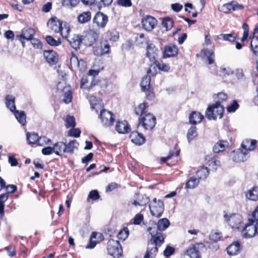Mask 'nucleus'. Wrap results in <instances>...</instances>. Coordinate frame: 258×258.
Returning <instances> with one entry per match:
<instances>
[{
  "mask_svg": "<svg viewBox=\"0 0 258 258\" xmlns=\"http://www.w3.org/2000/svg\"><path fill=\"white\" fill-rule=\"evenodd\" d=\"M66 144L62 142H57L53 145L54 153L58 156H62L66 153Z\"/></svg>",
  "mask_w": 258,
  "mask_h": 258,
  "instance_id": "obj_29",
  "label": "nucleus"
},
{
  "mask_svg": "<svg viewBox=\"0 0 258 258\" xmlns=\"http://www.w3.org/2000/svg\"><path fill=\"white\" fill-rule=\"evenodd\" d=\"M241 249L240 243L237 241H234L227 247V251L230 255H235L240 252Z\"/></svg>",
  "mask_w": 258,
  "mask_h": 258,
  "instance_id": "obj_21",
  "label": "nucleus"
},
{
  "mask_svg": "<svg viewBox=\"0 0 258 258\" xmlns=\"http://www.w3.org/2000/svg\"><path fill=\"white\" fill-rule=\"evenodd\" d=\"M223 218L231 228L239 229L242 226V217L238 214L230 213L224 211Z\"/></svg>",
  "mask_w": 258,
  "mask_h": 258,
  "instance_id": "obj_3",
  "label": "nucleus"
},
{
  "mask_svg": "<svg viewBox=\"0 0 258 258\" xmlns=\"http://www.w3.org/2000/svg\"><path fill=\"white\" fill-rule=\"evenodd\" d=\"M51 142V141L49 139L43 136L39 137L37 145L40 146H44L47 145H49Z\"/></svg>",
  "mask_w": 258,
  "mask_h": 258,
  "instance_id": "obj_52",
  "label": "nucleus"
},
{
  "mask_svg": "<svg viewBox=\"0 0 258 258\" xmlns=\"http://www.w3.org/2000/svg\"><path fill=\"white\" fill-rule=\"evenodd\" d=\"M159 53L158 49L153 44L147 45V56L151 62H155Z\"/></svg>",
  "mask_w": 258,
  "mask_h": 258,
  "instance_id": "obj_18",
  "label": "nucleus"
},
{
  "mask_svg": "<svg viewBox=\"0 0 258 258\" xmlns=\"http://www.w3.org/2000/svg\"><path fill=\"white\" fill-rule=\"evenodd\" d=\"M46 61L50 64H55L58 60L57 55L54 51L46 50L43 53Z\"/></svg>",
  "mask_w": 258,
  "mask_h": 258,
  "instance_id": "obj_22",
  "label": "nucleus"
},
{
  "mask_svg": "<svg viewBox=\"0 0 258 258\" xmlns=\"http://www.w3.org/2000/svg\"><path fill=\"white\" fill-rule=\"evenodd\" d=\"M250 46L253 53L255 55H258V37H252L250 43Z\"/></svg>",
  "mask_w": 258,
  "mask_h": 258,
  "instance_id": "obj_47",
  "label": "nucleus"
},
{
  "mask_svg": "<svg viewBox=\"0 0 258 258\" xmlns=\"http://www.w3.org/2000/svg\"><path fill=\"white\" fill-rule=\"evenodd\" d=\"M70 44L74 49L77 50L80 48L82 42V36L79 35H74L70 39H68Z\"/></svg>",
  "mask_w": 258,
  "mask_h": 258,
  "instance_id": "obj_25",
  "label": "nucleus"
},
{
  "mask_svg": "<svg viewBox=\"0 0 258 258\" xmlns=\"http://www.w3.org/2000/svg\"><path fill=\"white\" fill-rule=\"evenodd\" d=\"M200 182V179L194 176L191 177L187 181L185 188L192 189L197 187Z\"/></svg>",
  "mask_w": 258,
  "mask_h": 258,
  "instance_id": "obj_37",
  "label": "nucleus"
},
{
  "mask_svg": "<svg viewBox=\"0 0 258 258\" xmlns=\"http://www.w3.org/2000/svg\"><path fill=\"white\" fill-rule=\"evenodd\" d=\"M219 10L225 14H228L231 10L233 11V2L223 5L219 8Z\"/></svg>",
  "mask_w": 258,
  "mask_h": 258,
  "instance_id": "obj_45",
  "label": "nucleus"
},
{
  "mask_svg": "<svg viewBox=\"0 0 258 258\" xmlns=\"http://www.w3.org/2000/svg\"><path fill=\"white\" fill-rule=\"evenodd\" d=\"M99 72V70H90L82 78L81 88L85 90H90L95 86L97 83V81L95 79V76L98 74Z\"/></svg>",
  "mask_w": 258,
  "mask_h": 258,
  "instance_id": "obj_2",
  "label": "nucleus"
},
{
  "mask_svg": "<svg viewBox=\"0 0 258 258\" xmlns=\"http://www.w3.org/2000/svg\"><path fill=\"white\" fill-rule=\"evenodd\" d=\"M108 34L109 35V40L110 41L115 42L119 38L118 33L115 31H108Z\"/></svg>",
  "mask_w": 258,
  "mask_h": 258,
  "instance_id": "obj_59",
  "label": "nucleus"
},
{
  "mask_svg": "<svg viewBox=\"0 0 258 258\" xmlns=\"http://www.w3.org/2000/svg\"><path fill=\"white\" fill-rule=\"evenodd\" d=\"M227 99V95L223 93L220 92L217 95V100L215 103H218L219 105H221V103L225 101Z\"/></svg>",
  "mask_w": 258,
  "mask_h": 258,
  "instance_id": "obj_55",
  "label": "nucleus"
},
{
  "mask_svg": "<svg viewBox=\"0 0 258 258\" xmlns=\"http://www.w3.org/2000/svg\"><path fill=\"white\" fill-rule=\"evenodd\" d=\"M149 202V198L146 195L136 194L131 202L135 206H144Z\"/></svg>",
  "mask_w": 258,
  "mask_h": 258,
  "instance_id": "obj_14",
  "label": "nucleus"
},
{
  "mask_svg": "<svg viewBox=\"0 0 258 258\" xmlns=\"http://www.w3.org/2000/svg\"><path fill=\"white\" fill-rule=\"evenodd\" d=\"M248 220L253 223H258V206L254 209L251 214L248 216Z\"/></svg>",
  "mask_w": 258,
  "mask_h": 258,
  "instance_id": "obj_42",
  "label": "nucleus"
},
{
  "mask_svg": "<svg viewBox=\"0 0 258 258\" xmlns=\"http://www.w3.org/2000/svg\"><path fill=\"white\" fill-rule=\"evenodd\" d=\"M30 40L34 48L40 49L42 48V44L38 39L32 37Z\"/></svg>",
  "mask_w": 258,
  "mask_h": 258,
  "instance_id": "obj_57",
  "label": "nucleus"
},
{
  "mask_svg": "<svg viewBox=\"0 0 258 258\" xmlns=\"http://www.w3.org/2000/svg\"><path fill=\"white\" fill-rule=\"evenodd\" d=\"M162 25L166 31L170 30L173 25V21L172 19L169 18H165L162 21Z\"/></svg>",
  "mask_w": 258,
  "mask_h": 258,
  "instance_id": "obj_48",
  "label": "nucleus"
},
{
  "mask_svg": "<svg viewBox=\"0 0 258 258\" xmlns=\"http://www.w3.org/2000/svg\"><path fill=\"white\" fill-rule=\"evenodd\" d=\"M170 225V222L167 218L160 219L157 223V229L160 231H163Z\"/></svg>",
  "mask_w": 258,
  "mask_h": 258,
  "instance_id": "obj_36",
  "label": "nucleus"
},
{
  "mask_svg": "<svg viewBox=\"0 0 258 258\" xmlns=\"http://www.w3.org/2000/svg\"><path fill=\"white\" fill-rule=\"evenodd\" d=\"M246 198L256 201L258 200V186H253L249 189L246 193Z\"/></svg>",
  "mask_w": 258,
  "mask_h": 258,
  "instance_id": "obj_31",
  "label": "nucleus"
},
{
  "mask_svg": "<svg viewBox=\"0 0 258 258\" xmlns=\"http://www.w3.org/2000/svg\"><path fill=\"white\" fill-rule=\"evenodd\" d=\"M129 231L127 228L121 230L118 234L117 237L119 239L124 240L128 236Z\"/></svg>",
  "mask_w": 258,
  "mask_h": 258,
  "instance_id": "obj_54",
  "label": "nucleus"
},
{
  "mask_svg": "<svg viewBox=\"0 0 258 258\" xmlns=\"http://www.w3.org/2000/svg\"><path fill=\"white\" fill-rule=\"evenodd\" d=\"M70 62H71L72 67H79V61L78 60V57L75 54H72V56L70 59Z\"/></svg>",
  "mask_w": 258,
  "mask_h": 258,
  "instance_id": "obj_64",
  "label": "nucleus"
},
{
  "mask_svg": "<svg viewBox=\"0 0 258 258\" xmlns=\"http://www.w3.org/2000/svg\"><path fill=\"white\" fill-rule=\"evenodd\" d=\"M203 118L204 116L200 112L197 111H193L189 115V123L194 125L200 123Z\"/></svg>",
  "mask_w": 258,
  "mask_h": 258,
  "instance_id": "obj_26",
  "label": "nucleus"
},
{
  "mask_svg": "<svg viewBox=\"0 0 258 258\" xmlns=\"http://www.w3.org/2000/svg\"><path fill=\"white\" fill-rule=\"evenodd\" d=\"M63 101L68 104L71 102L72 99V92L69 88L64 92Z\"/></svg>",
  "mask_w": 258,
  "mask_h": 258,
  "instance_id": "obj_56",
  "label": "nucleus"
},
{
  "mask_svg": "<svg viewBox=\"0 0 258 258\" xmlns=\"http://www.w3.org/2000/svg\"><path fill=\"white\" fill-rule=\"evenodd\" d=\"M228 146L227 142L220 141L217 142L213 147V151L215 153H218L225 150L226 147Z\"/></svg>",
  "mask_w": 258,
  "mask_h": 258,
  "instance_id": "obj_34",
  "label": "nucleus"
},
{
  "mask_svg": "<svg viewBox=\"0 0 258 258\" xmlns=\"http://www.w3.org/2000/svg\"><path fill=\"white\" fill-rule=\"evenodd\" d=\"M222 236V233L219 232H212L210 234V239L215 241L220 240Z\"/></svg>",
  "mask_w": 258,
  "mask_h": 258,
  "instance_id": "obj_58",
  "label": "nucleus"
},
{
  "mask_svg": "<svg viewBox=\"0 0 258 258\" xmlns=\"http://www.w3.org/2000/svg\"><path fill=\"white\" fill-rule=\"evenodd\" d=\"M103 235L100 233L93 232L91 234L90 243L86 246L87 248H93L97 243L98 241L95 240L97 237L100 239V240H102Z\"/></svg>",
  "mask_w": 258,
  "mask_h": 258,
  "instance_id": "obj_32",
  "label": "nucleus"
},
{
  "mask_svg": "<svg viewBox=\"0 0 258 258\" xmlns=\"http://www.w3.org/2000/svg\"><path fill=\"white\" fill-rule=\"evenodd\" d=\"M45 39L47 43L51 46H58L61 43L59 39L55 40L52 36L49 35L47 36Z\"/></svg>",
  "mask_w": 258,
  "mask_h": 258,
  "instance_id": "obj_51",
  "label": "nucleus"
},
{
  "mask_svg": "<svg viewBox=\"0 0 258 258\" xmlns=\"http://www.w3.org/2000/svg\"><path fill=\"white\" fill-rule=\"evenodd\" d=\"M224 106L219 105L218 103L208 107L206 112V116L210 120H215L217 118H221L224 112Z\"/></svg>",
  "mask_w": 258,
  "mask_h": 258,
  "instance_id": "obj_4",
  "label": "nucleus"
},
{
  "mask_svg": "<svg viewBox=\"0 0 258 258\" xmlns=\"http://www.w3.org/2000/svg\"><path fill=\"white\" fill-rule=\"evenodd\" d=\"M14 114L20 123H21L22 125H24L26 122V115L24 111H19L18 110H15Z\"/></svg>",
  "mask_w": 258,
  "mask_h": 258,
  "instance_id": "obj_41",
  "label": "nucleus"
},
{
  "mask_svg": "<svg viewBox=\"0 0 258 258\" xmlns=\"http://www.w3.org/2000/svg\"><path fill=\"white\" fill-rule=\"evenodd\" d=\"M256 141L246 139L244 140L241 144V147L245 150L246 153L248 151H252L255 148Z\"/></svg>",
  "mask_w": 258,
  "mask_h": 258,
  "instance_id": "obj_30",
  "label": "nucleus"
},
{
  "mask_svg": "<svg viewBox=\"0 0 258 258\" xmlns=\"http://www.w3.org/2000/svg\"><path fill=\"white\" fill-rule=\"evenodd\" d=\"M151 68L152 66L150 67V69L147 71V76L143 78L141 82V87L142 88V90L144 92L150 89L151 76L154 75V73H152Z\"/></svg>",
  "mask_w": 258,
  "mask_h": 258,
  "instance_id": "obj_20",
  "label": "nucleus"
},
{
  "mask_svg": "<svg viewBox=\"0 0 258 258\" xmlns=\"http://www.w3.org/2000/svg\"><path fill=\"white\" fill-rule=\"evenodd\" d=\"M98 37V34L93 30H90L87 34L82 38V42L88 46H92L97 40Z\"/></svg>",
  "mask_w": 258,
  "mask_h": 258,
  "instance_id": "obj_12",
  "label": "nucleus"
},
{
  "mask_svg": "<svg viewBox=\"0 0 258 258\" xmlns=\"http://www.w3.org/2000/svg\"><path fill=\"white\" fill-rule=\"evenodd\" d=\"M235 76L237 79L240 81H244L245 78L244 77L243 71L241 69H238L235 71Z\"/></svg>",
  "mask_w": 258,
  "mask_h": 258,
  "instance_id": "obj_60",
  "label": "nucleus"
},
{
  "mask_svg": "<svg viewBox=\"0 0 258 258\" xmlns=\"http://www.w3.org/2000/svg\"><path fill=\"white\" fill-rule=\"evenodd\" d=\"M70 31V29L67 24L64 23L63 25L61 28L59 32H60L61 35L62 37L66 39H69V34Z\"/></svg>",
  "mask_w": 258,
  "mask_h": 258,
  "instance_id": "obj_49",
  "label": "nucleus"
},
{
  "mask_svg": "<svg viewBox=\"0 0 258 258\" xmlns=\"http://www.w3.org/2000/svg\"><path fill=\"white\" fill-rule=\"evenodd\" d=\"M116 130L119 134H125L130 131V127L126 121H120L116 123Z\"/></svg>",
  "mask_w": 258,
  "mask_h": 258,
  "instance_id": "obj_28",
  "label": "nucleus"
},
{
  "mask_svg": "<svg viewBox=\"0 0 258 258\" xmlns=\"http://www.w3.org/2000/svg\"><path fill=\"white\" fill-rule=\"evenodd\" d=\"M149 208L151 213L153 216L159 218L161 216L164 210L163 202L160 200H157L154 198L152 202L149 204Z\"/></svg>",
  "mask_w": 258,
  "mask_h": 258,
  "instance_id": "obj_6",
  "label": "nucleus"
},
{
  "mask_svg": "<svg viewBox=\"0 0 258 258\" xmlns=\"http://www.w3.org/2000/svg\"><path fill=\"white\" fill-rule=\"evenodd\" d=\"M144 219L143 215L141 214H137L133 219V224L135 225L140 224Z\"/></svg>",
  "mask_w": 258,
  "mask_h": 258,
  "instance_id": "obj_62",
  "label": "nucleus"
},
{
  "mask_svg": "<svg viewBox=\"0 0 258 258\" xmlns=\"http://www.w3.org/2000/svg\"><path fill=\"white\" fill-rule=\"evenodd\" d=\"M79 143L76 140H73L66 144V153L73 154L74 150L78 148Z\"/></svg>",
  "mask_w": 258,
  "mask_h": 258,
  "instance_id": "obj_39",
  "label": "nucleus"
},
{
  "mask_svg": "<svg viewBox=\"0 0 258 258\" xmlns=\"http://www.w3.org/2000/svg\"><path fill=\"white\" fill-rule=\"evenodd\" d=\"M91 14L90 12H84L80 14L78 17V20L80 23L84 24L90 21Z\"/></svg>",
  "mask_w": 258,
  "mask_h": 258,
  "instance_id": "obj_35",
  "label": "nucleus"
},
{
  "mask_svg": "<svg viewBox=\"0 0 258 258\" xmlns=\"http://www.w3.org/2000/svg\"><path fill=\"white\" fill-rule=\"evenodd\" d=\"M130 139L131 141L136 145H142L145 141V139L142 134L138 132H132L130 134Z\"/></svg>",
  "mask_w": 258,
  "mask_h": 258,
  "instance_id": "obj_24",
  "label": "nucleus"
},
{
  "mask_svg": "<svg viewBox=\"0 0 258 258\" xmlns=\"http://www.w3.org/2000/svg\"><path fill=\"white\" fill-rule=\"evenodd\" d=\"M218 38L230 42H234L236 39V37L232 34H221L218 36Z\"/></svg>",
  "mask_w": 258,
  "mask_h": 258,
  "instance_id": "obj_53",
  "label": "nucleus"
},
{
  "mask_svg": "<svg viewBox=\"0 0 258 258\" xmlns=\"http://www.w3.org/2000/svg\"><path fill=\"white\" fill-rule=\"evenodd\" d=\"M89 100L91 109L94 110L97 113L103 108V103L100 99H97L95 96H91L89 97Z\"/></svg>",
  "mask_w": 258,
  "mask_h": 258,
  "instance_id": "obj_19",
  "label": "nucleus"
},
{
  "mask_svg": "<svg viewBox=\"0 0 258 258\" xmlns=\"http://www.w3.org/2000/svg\"><path fill=\"white\" fill-rule=\"evenodd\" d=\"M38 139L39 137L38 135L35 133H28L27 134V140L29 144H37Z\"/></svg>",
  "mask_w": 258,
  "mask_h": 258,
  "instance_id": "obj_44",
  "label": "nucleus"
},
{
  "mask_svg": "<svg viewBox=\"0 0 258 258\" xmlns=\"http://www.w3.org/2000/svg\"><path fill=\"white\" fill-rule=\"evenodd\" d=\"M6 104L8 108L12 112H14L16 110L15 104V97L12 95H8L6 97Z\"/></svg>",
  "mask_w": 258,
  "mask_h": 258,
  "instance_id": "obj_33",
  "label": "nucleus"
},
{
  "mask_svg": "<svg viewBox=\"0 0 258 258\" xmlns=\"http://www.w3.org/2000/svg\"><path fill=\"white\" fill-rule=\"evenodd\" d=\"M209 172L207 167H202L196 173V175L200 180L206 178L209 175Z\"/></svg>",
  "mask_w": 258,
  "mask_h": 258,
  "instance_id": "obj_40",
  "label": "nucleus"
},
{
  "mask_svg": "<svg viewBox=\"0 0 258 258\" xmlns=\"http://www.w3.org/2000/svg\"><path fill=\"white\" fill-rule=\"evenodd\" d=\"M100 118L103 125L106 126H110L114 121L113 114L106 110L102 109L99 110Z\"/></svg>",
  "mask_w": 258,
  "mask_h": 258,
  "instance_id": "obj_10",
  "label": "nucleus"
},
{
  "mask_svg": "<svg viewBox=\"0 0 258 258\" xmlns=\"http://www.w3.org/2000/svg\"><path fill=\"white\" fill-rule=\"evenodd\" d=\"M81 133V131L79 128H72L70 130L69 132V136H73L74 137H79L80 136Z\"/></svg>",
  "mask_w": 258,
  "mask_h": 258,
  "instance_id": "obj_63",
  "label": "nucleus"
},
{
  "mask_svg": "<svg viewBox=\"0 0 258 258\" xmlns=\"http://www.w3.org/2000/svg\"><path fill=\"white\" fill-rule=\"evenodd\" d=\"M200 244L197 243L192 245L186 251V254L190 258H201L199 251Z\"/></svg>",
  "mask_w": 258,
  "mask_h": 258,
  "instance_id": "obj_23",
  "label": "nucleus"
},
{
  "mask_svg": "<svg viewBox=\"0 0 258 258\" xmlns=\"http://www.w3.org/2000/svg\"><path fill=\"white\" fill-rule=\"evenodd\" d=\"M197 127L196 126H191L187 133V139L188 142L194 140L197 136Z\"/></svg>",
  "mask_w": 258,
  "mask_h": 258,
  "instance_id": "obj_43",
  "label": "nucleus"
},
{
  "mask_svg": "<svg viewBox=\"0 0 258 258\" xmlns=\"http://www.w3.org/2000/svg\"><path fill=\"white\" fill-rule=\"evenodd\" d=\"M243 236L245 238H249L257 234V229L254 223L248 220L245 226L242 228Z\"/></svg>",
  "mask_w": 258,
  "mask_h": 258,
  "instance_id": "obj_9",
  "label": "nucleus"
},
{
  "mask_svg": "<svg viewBox=\"0 0 258 258\" xmlns=\"http://www.w3.org/2000/svg\"><path fill=\"white\" fill-rule=\"evenodd\" d=\"M64 22H60L56 17L51 18L47 22L48 27L55 33L59 32Z\"/></svg>",
  "mask_w": 258,
  "mask_h": 258,
  "instance_id": "obj_15",
  "label": "nucleus"
},
{
  "mask_svg": "<svg viewBox=\"0 0 258 258\" xmlns=\"http://www.w3.org/2000/svg\"><path fill=\"white\" fill-rule=\"evenodd\" d=\"M76 125L75 118L73 116L69 115L66 120V126L67 128L74 127Z\"/></svg>",
  "mask_w": 258,
  "mask_h": 258,
  "instance_id": "obj_50",
  "label": "nucleus"
},
{
  "mask_svg": "<svg viewBox=\"0 0 258 258\" xmlns=\"http://www.w3.org/2000/svg\"><path fill=\"white\" fill-rule=\"evenodd\" d=\"M110 45L107 40H101L93 47V53L96 56H102L109 53Z\"/></svg>",
  "mask_w": 258,
  "mask_h": 258,
  "instance_id": "obj_7",
  "label": "nucleus"
},
{
  "mask_svg": "<svg viewBox=\"0 0 258 258\" xmlns=\"http://www.w3.org/2000/svg\"><path fill=\"white\" fill-rule=\"evenodd\" d=\"M35 33V30L33 28L25 27L22 30L21 34L17 35L16 38L19 40H21V38L30 40L33 37Z\"/></svg>",
  "mask_w": 258,
  "mask_h": 258,
  "instance_id": "obj_17",
  "label": "nucleus"
},
{
  "mask_svg": "<svg viewBox=\"0 0 258 258\" xmlns=\"http://www.w3.org/2000/svg\"><path fill=\"white\" fill-rule=\"evenodd\" d=\"M178 48L176 46L170 44L165 48L163 56L164 58L173 57L177 54Z\"/></svg>",
  "mask_w": 258,
  "mask_h": 258,
  "instance_id": "obj_27",
  "label": "nucleus"
},
{
  "mask_svg": "<svg viewBox=\"0 0 258 258\" xmlns=\"http://www.w3.org/2000/svg\"><path fill=\"white\" fill-rule=\"evenodd\" d=\"M247 153L243 152L240 150L233 151L230 155V157L232 160L237 163L244 162L247 160Z\"/></svg>",
  "mask_w": 258,
  "mask_h": 258,
  "instance_id": "obj_16",
  "label": "nucleus"
},
{
  "mask_svg": "<svg viewBox=\"0 0 258 258\" xmlns=\"http://www.w3.org/2000/svg\"><path fill=\"white\" fill-rule=\"evenodd\" d=\"M148 107V106L147 103H141L137 107H135V113L138 115H143L147 111Z\"/></svg>",
  "mask_w": 258,
  "mask_h": 258,
  "instance_id": "obj_38",
  "label": "nucleus"
},
{
  "mask_svg": "<svg viewBox=\"0 0 258 258\" xmlns=\"http://www.w3.org/2000/svg\"><path fill=\"white\" fill-rule=\"evenodd\" d=\"M107 251L109 254L114 257H119L122 253L119 242L117 240L110 239L107 243Z\"/></svg>",
  "mask_w": 258,
  "mask_h": 258,
  "instance_id": "obj_5",
  "label": "nucleus"
},
{
  "mask_svg": "<svg viewBox=\"0 0 258 258\" xmlns=\"http://www.w3.org/2000/svg\"><path fill=\"white\" fill-rule=\"evenodd\" d=\"M204 55L207 57L208 60L209 64H212L214 62V51L210 49H204L203 50Z\"/></svg>",
  "mask_w": 258,
  "mask_h": 258,
  "instance_id": "obj_46",
  "label": "nucleus"
},
{
  "mask_svg": "<svg viewBox=\"0 0 258 258\" xmlns=\"http://www.w3.org/2000/svg\"><path fill=\"white\" fill-rule=\"evenodd\" d=\"M142 23L145 30L151 31L157 25V20L154 17L147 15L142 19Z\"/></svg>",
  "mask_w": 258,
  "mask_h": 258,
  "instance_id": "obj_11",
  "label": "nucleus"
},
{
  "mask_svg": "<svg viewBox=\"0 0 258 258\" xmlns=\"http://www.w3.org/2000/svg\"><path fill=\"white\" fill-rule=\"evenodd\" d=\"M152 230L151 227L148 228V231L152 235V237L144 258H155L158 247L161 246L164 241V237L161 233L157 232L155 234H152Z\"/></svg>",
  "mask_w": 258,
  "mask_h": 258,
  "instance_id": "obj_1",
  "label": "nucleus"
},
{
  "mask_svg": "<svg viewBox=\"0 0 258 258\" xmlns=\"http://www.w3.org/2000/svg\"><path fill=\"white\" fill-rule=\"evenodd\" d=\"M100 196L97 190H93L90 192L88 196V199H90L92 200H96L99 199Z\"/></svg>",
  "mask_w": 258,
  "mask_h": 258,
  "instance_id": "obj_61",
  "label": "nucleus"
},
{
  "mask_svg": "<svg viewBox=\"0 0 258 258\" xmlns=\"http://www.w3.org/2000/svg\"><path fill=\"white\" fill-rule=\"evenodd\" d=\"M139 123L147 130H152L156 124V117L151 113H147L139 120Z\"/></svg>",
  "mask_w": 258,
  "mask_h": 258,
  "instance_id": "obj_8",
  "label": "nucleus"
},
{
  "mask_svg": "<svg viewBox=\"0 0 258 258\" xmlns=\"http://www.w3.org/2000/svg\"><path fill=\"white\" fill-rule=\"evenodd\" d=\"M107 22L108 17L101 12L96 13L93 20V23L99 28H104Z\"/></svg>",
  "mask_w": 258,
  "mask_h": 258,
  "instance_id": "obj_13",
  "label": "nucleus"
}]
</instances>
